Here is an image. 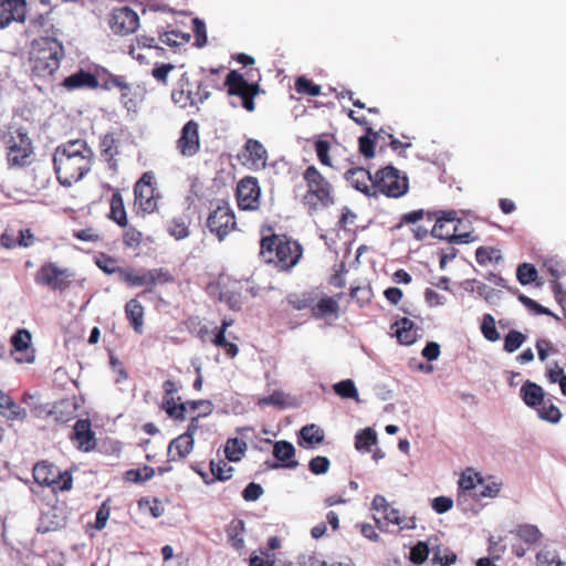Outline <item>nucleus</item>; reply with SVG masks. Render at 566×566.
Returning <instances> with one entry per match:
<instances>
[{
  "mask_svg": "<svg viewBox=\"0 0 566 566\" xmlns=\"http://www.w3.org/2000/svg\"><path fill=\"white\" fill-rule=\"evenodd\" d=\"M52 160L56 180L69 188L91 172L94 151L85 139H70L55 147Z\"/></svg>",
  "mask_w": 566,
  "mask_h": 566,
  "instance_id": "obj_1",
  "label": "nucleus"
},
{
  "mask_svg": "<svg viewBox=\"0 0 566 566\" xmlns=\"http://www.w3.org/2000/svg\"><path fill=\"white\" fill-rule=\"evenodd\" d=\"M64 57V49L55 38L45 36L33 42L30 56L32 76L53 83Z\"/></svg>",
  "mask_w": 566,
  "mask_h": 566,
  "instance_id": "obj_2",
  "label": "nucleus"
},
{
  "mask_svg": "<svg viewBox=\"0 0 566 566\" xmlns=\"http://www.w3.org/2000/svg\"><path fill=\"white\" fill-rule=\"evenodd\" d=\"M260 254L266 263H273L280 271H290L300 262L303 248L284 234L263 233Z\"/></svg>",
  "mask_w": 566,
  "mask_h": 566,
  "instance_id": "obj_3",
  "label": "nucleus"
},
{
  "mask_svg": "<svg viewBox=\"0 0 566 566\" xmlns=\"http://www.w3.org/2000/svg\"><path fill=\"white\" fill-rule=\"evenodd\" d=\"M302 177L306 186L302 203L308 213H316L329 208L336 202V192L332 182L316 166H307L302 172Z\"/></svg>",
  "mask_w": 566,
  "mask_h": 566,
  "instance_id": "obj_4",
  "label": "nucleus"
},
{
  "mask_svg": "<svg viewBox=\"0 0 566 566\" xmlns=\"http://www.w3.org/2000/svg\"><path fill=\"white\" fill-rule=\"evenodd\" d=\"M6 149V159L9 168L21 169L30 166L34 160V146L27 128L9 127L1 136Z\"/></svg>",
  "mask_w": 566,
  "mask_h": 566,
  "instance_id": "obj_5",
  "label": "nucleus"
},
{
  "mask_svg": "<svg viewBox=\"0 0 566 566\" xmlns=\"http://www.w3.org/2000/svg\"><path fill=\"white\" fill-rule=\"evenodd\" d=\"M433 217L436 222L431 230L432 237L454 244H465L478 240V237L472 231H459L462 220L458 218L455 210L438 211L432 214Z\"/></svg>",
  "mask_w": 566,
  "mask_h": 566,
  "instance_id": "obj_6",
  "label": "nucleus"
},
{
  "mask_svg": "<svg viewBox=\"0 0 566 566\" xmlns=\"http://www.w3.org/2000/svg\"><path fill=\"white\" fill-rule=\"evenodd\" d=\"M210 96L207 86L201 80H191L187 73H184L179 81L178 86L171 92V99L174 104L182 109L189 107H198Z\"/></svg>",
  "mask_w": 566,
  "mask_h": 566,
  "instance_id": "obj_7",
  "label": "nucleus"
},
{
  "mask_svg": "<svg viewBox=\"0 0 566 566\" xmlns=\"http://www.w3.org/2000/svg\"><path fill=\"white\" fill-rule=\"evenodd\" d=\"M75 273L70 268H62L55 262H44L34 274V282L53 292H64L72 286Z\"/></svg>",
  "mask_w": 566,
  "mask_h": 566,
  "instance_id": "obj_8",
  "label": "nucleus"
},
{
  "mask_svg": "<svg viewBox=\"0 0 566 566\" xmlns=\"http://www.w3.org/2000/svg\"><path fill=\"white\" fill-rule=\"evenodd\" d=\"M160 193L156 188V178L153 171H145L134 185V205L136 213L150 214L158 209Z\"/></svg>",
  "mask_w": 566,
  "mask_h": 566,
  "instance_id": "obj_9",
  "label": "nucleus"
},
{
  "mask_svg": "<svg viewBox=\"0 0 566 566\" xmlns=\"http://www.w3.org/2000/svg\"><path fill=\"white\" fill-rule=\"evenodd\" d=\"M377 195L398 199L409 191V179L396 167L389 165L375 172Z\"/></svg>",
  "mask_w": 566,
  "mask_h": 566,
  "instance_id": "obj_10",
  "label": "nucleus"
},
{
  "mask_svg": "<svg viewBox=\"0 0 566 566\" xmlns=\"http://www.w3.org/2000/svg\"><path fill=\"white\" fill-rule=\"evenodd\" d=\"M32 475L36 484L50 486L54 492L70 491L73 486L72 474L69 471H59L55 465L48 461L35 463Z\"/></svg>",
  "mask_w": 566,
  "mask_h": 566,
  "instance_id": "obj_11",
  "label": "nucleus"
},
{
  "mask_svg": "<svg viewBox=\"0 0 566 566\" xmlns=\"http://www.w3.org/2000/svg\"><path fill=\"white\" fill-rule=\"evenodd\" d=\"M174 281L175 277L167 269L164 268L136 270L132 266H128V270L122 282H124L129 287L145 286L146 292H151L154 286L158 284L164 285L172 283Z\"/></svg>",
  "mask_w": 566,
  "mask_h": 566,
  "instance_id": "obj_12",
  "label": "nucleus"
},
{
  "mask_svg": "<svg viewBox=\"0 0 566 566\" xmlns=\"http://www.w3.org/2000/svg\"><path fill=\"white\" fill-rule=\"evenodd\" d=\"M207 227L220 241L237 228L235 216L231 207L224 201L211 203L207 218Z\"/></svg>",
  "mask_w": 566,
  "mask_h": 566,
  "instance_id": "obj_13",
  "label": "nucleus"
},
{
  "mask_svg": "<svg viewBox=\"0 0 566 566\" xmlns=\"http://www.w3.org/2000/svg\"><path fill=\"white\" fill-rule=\"evenodd\" d=\"M224 86L229 95L241 98L243 108L248 112L255 109L254 98L260 93V85L258 83H249L241 73L232 70L226 76Z\"/></svg>",
  "mask_w": 566,
  "mask_h": 566,
  "instance_id": "obj_14",
  "label": "nucleus"
},
{
  "mask_svg": "<svg viewBox=\"0 0 566 566\" xmlns=\"http://www.w3.org/2000/svg\"><path fill=\"white\" fill-rule=\"evenodd\" d=\"M261 188L255 177L242 178L237 187V201L242 210H256L260 207Z\"/></svg>",
  "mask_w": 566,
  "mask_h": 566,
  "instance_id": "obj_15",
  "label": "nucleus"
},
{
  "mask_svg": "<svg viewBox=\"0 0 566 566\" xmlns=\"http://www.w3.org/2000/svg\"><path fill=\"white\" fill-rule=\"evenodd\" d=\"M111 30L120 35L134 33L139 25L138 14L128 7H120L113 9L109 14Z\"/></svg>",
  "mask_w": 566,
  "mask_h": 566,
  "instance_id": "obj_16",
  "label": "nucleus"
},
{
  "mask_svg": "<svg viewBox=\"0 0 566 566\" xmlns=\"http://www.w3.org/2000/svg\"><path fill=\"white\" fill-rule=\"evenodd\" d=\"M178 151L184 157H192L200 149L199 124L190 119L181 128L180 136L176 142Z\"/></svg>",
  "mask_w": 566,
  "mask_h": 566,
  "instance_id": "obj_17",
  "label": "nucleus"
},
{
  "mask_svg": "<svg viewBox=\"0 0 566 566\" xmlns=\"http://www.w3.org/2000/svg\"><path fill=\"white\" fill-rule=\"evenodd\" d=\"M346 181L356 190L368 197H376L377 190L375 186V175L368 169L355 167L348 169L344 175Z\"/></svg>",
  "mask_w": 566,
  "mask_h": 566,
  "instance_id": "obj_18",
  "label": "nucleus"
},
{
  "mask_svg": "<svg viewBox=\"0 0 566 566\" xmlns=\"http://www.w3.org/2000/svg\"><path fill=\"white\" fill-rule=\"evenodd\" d=\"M164 389V398L161 408L166 411V413L175 419V420H185V407L182 405H178L181 400L180 397L175 398V394H177L179 387L176 381L171 379H167L163 382Z\"/></svg>",
  "mask_w": 566,
  "mask_h": 566,
  "instance_id": "obj_19",
  "label": "nucleus"
},
{
  "mask_svg": "<svg viewBox=\"0 0 566 566\" xmlns=\"http://www.w3.org/2000/svg\"><path fill=\"white\" fill-rule=\"evenodd\" d=\"M27 13L25 0H0V29L12 21L23 22Z\"/></svg>",
  "mask_w": 566,
  "mask_h": 566,
  "instance_id": "obj_20",
  "label": "nucleus"
},
{
  "mask_svg": "<svg viewBox=\"0 0 566 566\" xmlns=\"http://www.w3.org/2000/svg\"><path fill=\"white\" fill-rule=\"evenodd\" d=\"M120 140L115 133H107L102 136L99 142V153L107 168L114 172L118 170L116 156L119 155Z\"/></svg>",
  "mask_w": 566,
  "mask_h": 566,
  "instance_id": "obj_21",
  "label": "nucleus"
},
{
  "mask_svg": "<svg viewBox=\"0 0 566 566\" xmlns=\"http://www.w3.org/2000/svg\"><path fill=\"white\" fill-rule=\"evenodd\" d=\"M244 165L250 169H263L266 166L268 151L256 139H248L244 145Z\"/></svg>",
  "mask_w": 566,
  "mask_h": 566,
  "instance_id": "obj_22",
  "label": "nucleus"
},
{
  "mask_svg": "<svg viewBox=\"0 0 566 566\" xmlns=\"http://www.w3.org/2000/svg\"><path fill=\"white\" fill-rule=\"evenodd\" d=\"M72 439L77 443L82 451H91L96 446L95 434L88 419H78L73 427Z\"/></svg>",
  "mask_w": 566,
  "mask_h": 566,
  "instance_id": "obj_23",
  "label": "nucleus"
},
{
  "mask_svg": "<svg viewBox=\"0 0 566 566\" xmlns=\"http://www.w3.org/2000/svg\"><path fill=\"white\" fill-rule=\"evenodd\" d=\"M483 478L472 468H467L458 481V502L462 503L468 496L472 497L479 484H482Z\"/></svg>",
  "mask_w": 566,
  "mask_h": 566,
  "instance_id": "obj_24",
  "label": "nucleus"
},
{
  "mask_svg": "<svg viewBox=\"0 0 566 566\" xmlns=\"http://www.w3.org/2000/svg\"><path fill=\"white\" fill-rule=\"evenodd\" d=\"M61 85L65 87L67 91H74L77 88H97L99 83L97 77L84 70H80L75 74H72L65 77Z\"/></svg>",
  "mask_w": 566,
  "mask_h": 566,
  "instance_id": "obj_25",
  "label": "nucleus"
},
{
  "mask_svg": "<svg viewBox=\"0 0 566 566\" xmlns=\"http://www.w3.org/2000/svg\"><path fill=\"white\" fill-rule=\"evenodd\" d=\"M195 438L181 433L168 447V457L171 461L182 460L193 450Z\"/></svg>",
  "mask_w": 566,
  "mask_h": 566,
  "instance_id": "obj_26",
  "label": "nucleus"
},
{
  "mask_svg": "<svg viewBox=\"0 0 566 566\" xmlns=\"http://www.w3.org/2000/svg\"><path fill=\"white\" fill-rule=\"evenodd\" d=\"M520 396L523 400V402L533 409H536L538 406L544 403L545 400V391L544 389L537 385L536 382H533L531 380H526L521 389H520Z\"/></svg>",
  "mask_w": 566,
  "mask_h": 566,
  "instance_id": "obj_27",
  "label": "nucleus"
},
{
  "mask_svg": "<svg viewBox=\"0 0 566 566\" xmlns=\"http://www.w3.org/2000/svg\"><path fill=\"white\" fill-rule=\"evenodd\" d=\"M108 219L114 221L120 228L127 227V212L124 203L123 196L119 189H115L109 200Z\"/></svg>",
  "mask_w": 566,
  "mask_h": 566,
  "instance_id": "obj_28",
  "label": "nucleus"
},
{
  "mask_svg": "<svg viewBox=\"0 0 566 566\" xmlns=\"http://www.w3.org/2000/svg\"><path fill=\"white\" fill-rule=\"evenodd\" d=\"M96 266L107 275L116 274L117 277L123 281L128 266L124 268L119 265L117 258L112 256L107 253L101 252L94 258Z\"/></svg>",
  "mask_w": 566,
  "mask_h": 566,
  "instance_id": "obj_29",
  "label": "nucleus"
},
{
  "mask_svg": "<svg viewBox=\"0 0 566 566\" xmlns=\"http://www.w3.org/2000/svg\"><path fill=\"white\" fill-rule=\"evenodd\" d=\"M144 315L145 308L137 298H130L125 304V316L137 334H143Z\"/></svg>",
  "mask_w": 566,
  "mask_h": 566,
  "instance_id": "obj_30",
  "label": "nucleus"
},
{
  "mask_svg": "<svg viewBox=\"0 0 566 566\" xmlns=\"http://www.w3.org/2000/svg\"><path fill=\"white\" fill-rule=\"evenodd\" d=\"M391 329L395 331L398 342L402 345H411L417 340L416 324L407 317L397 321Z\"/></svg>",
  "mask_w": 566,
  "mask_h": 566,
  "instance_id": "obj_31",
  "label": "nucleus"
},
{
  "mask_svg": "<svg viewBox=\"0 0 566 566\" xmlns=\"http://www.w3.org/2000/svg\"><path fill=\"white\" fill-rule=\"evenodd\" d=\"M273 455L282 462L281 467L287 469H295L298 463L294 460L295 449L289 441H276L273 447Z\"/></svg>",
  "mask_w": 566,
  "mask_h": 566,
  "instance_id": "obj_32",
  "label": "nucleus"
},
{
  "mask_svg": "<svg viewBox=\"0 0 566 566\" xmlns=\"http://www.w3.org/2000/svg\"><path fill=\"white\" fill-rule=\"evenodd\" d=\"M365 135L358 138L359 153L367 159L375 156V144L379 140L381 134L385 133V128L374 130L373 127L368 126L365 128Z\"/></svg>",
  "mask_w": 566,
  "mask_h": 566,
  "instance_id": "obj_33",
  "label": "nucleus"
},
{
  "mask_svg": "<svg viewBox=\"0 0 566 566\" xmlns=\"http://www.w3.org/2000/svg\"><path fill=\"white\" fill-rule=\"evenodd\" d=\"M245 533V523L241 518H233L226 526V534L229 544L237 551L244 547L243 535Z\"/></svg>",
  "mask_w": 566,
  "mask_h": 566,
  "instance_id": "obj_34",
  "label": "nucleus"
},
{
  "mask_svg": "<svg viewBox=\"0 0 566 566\" xmlns=\"http://www.w3.org/2000/svg\"><path fill=\"white\" fill-rule=\"evenodd\" d=\"M339 312V305L335 297L324 296L316 304L312 305V314L317 318H324L327 316H337Z\"/></svg>",
  "mask_w": 566,
  "mask_h": 566,
  "instance_id": "obj_35",
  "label": "nucleus"
},
{
  "mask_svg": "<svg viewBox=\"0 0 566 566\" xmlns=\"http://www.w3.org/2000/svg\"><path fill=\"white\" fill-rule=\"evenodd\" d=\"M511 533L527 545H534L543 537L539 528L533 524H518Z\"/></svg>",
  "mask_w": 566,
  "mask_h": 566,
  "instance_id": "obj_36",
  "label": "nucleus"
},
{
  "mask_svg": "<svg viewBox=\"0 0 566 566\" xmlns=\"http://www.w3.org/2000/svg\"><path fill=\"white\" fill-rule=\"evenodd\" d=\"M386 524H394L399 530H412L416 527V520L413 517L402 516L398 509L390 506L386 512L382 513Z\"/></svg>",
  "mask_w": 566,
  "mask_h": 566,
  "instance_id": "obj_37",
  "label": "nucleus"
},
{
  "mask_svg": "<svg viewBox=\"0 0 566 566\" xmlns=\"http://www.w3.org/2000/svg\"><path fill=\"white\" fill-rule=\"evenodd\" d=\"M476 262L485 266L490 263H499L502 260V253L500 249L492 247H479L475 251Z\"/></svg>",
  "mask_w": 566,
  "mask_h": 566,
  "instance_id": "obj_38",
  "label": "nucleus"
},
{
  "mask_svg": "<svg viewBox=\"0 0 566 566\" xmlns=\"http://www.w3.org/2000/svg\"><path fill=\"white\" fill-rule=\"evenodd\" d=\"M189 223L185 217H175L169 221L167 230L176 240H182L190 234Z\"/></svg>",
  "mask_w": 566,
  "mask_h": 566,
  "instance_id": "obj_39",
  "label": "nucleus"
},
{
  "mask_svg": "<svg viewBox=\"0 0 566 566\" xmlns=\"http://www.w3.org/2000/svg\"><path fill=\"white\" fill-rule=\"evenodd\" d=\"M287 304L296 310L302 311L306 308L312 310V305L315 302V297L312 293L305 292V293H291L286 296Z\"/></svg>",
  "mask_w": 566,
  "mask_h": 566,
  "instance_id": "obj_40",
  "label": "nucleus"
},
{
  "mask_svg": "<svg viewBox=\"0 0 566 566\" xmlns=\"http://www.w3.org/2000/svg\"><path fill=\"white\" fill-rule=\"evenodd\" d=\"M300 438L307 444H318L324 440V431L316 424H306L300 430Z\"/></svg>",
  "mask_w": 566,
  "mask_h": 566,
  "instance_id": "obj_41",
  "label": "nucleus"
},
{
  "mask_svg": "<svg viewBox=\"0 0 566 566\" xmlns=\"http://www.w3.org/2000/svg\"><path fill=\"white\" fill-rule=\"evenodd\" d=\"M75 408L74 405L69 400H62L53 406L50 415L54 417L56 421L67 422L73 418Z\"/></svg>",
  "mask_w": 566,
  "mask_h": 566,
  "instance_id": "obj_42",
  "label": "nucleus"
},
{
  "mask_svg": "<svg viewBox=\"0 0 566 566\" xmlns=\"http://www.w3.org/2000/svg\"><path fill=\"white\" fill-rule=\"evenodd\" d=\"M538 417L552 423H556L562 418V412L558 407L552 403L551 399L544 400V403L535 409Z\"/></svg>",
  "mask_w": 566,
  "mask_h": 566,
  "instance_id": "obj_43",
  "label": "nucleus"
},
{
  "mask_svg": "<svg viewBox=\"0 0 566 566\" xmlns=\"http://www.w3.org/2000/svg\"><path fill=\"white\" fill-rule=\"evenodd\" d=\"M502 484L495 481L485 482L483 479L482 484H479L474 491L472 499L479 501L484 497L494 499L499 495Z\"/></svg>",
  "mask_w": 566,
  "mask_h": 566,
  "instance_id": "obj_44",
  "label": "nucleus"
},
{
  "mask_svg": "<svg viewBox=\"0 0 566 566\" xmlns=\"http://www.w3.org/2000/svg\"><path fill=\"white\" fill-rule=\"evenodd\" d=\"M377 442V434L371 428L359 431L355 437V448L358 451H369L370 447Z\"/></svg>",
  "mask_w": 566,
  "mask_h": 566,
  "instance_id": "obj_45",
  "label": "nucleus"
},
{
  "mask_svg": "<svg viewBox=\"0 0 566 566\" xmlns=\"http://www.w3.org/2000/svg\"><path fill=\"white\" fill-rule=\"evenodd\" d=\"M155 475V469L144 465L139 469H129L125 472V480L133 483H143L150 480Z\"/></svg>",
  "mask_w": 566,
  "mask_h": 566,
  "instance_id": "obj_46",
  "label": "nucleus"
},
{
  "mask_svg": "<svg viewBox=\"0 0 566 566\" xmlns=\"http://www.w3.org/2000/svg\"><path fill=\"white\" fill-rule=\"evenodd\" d=\"M426 216L430 221L432 220V213L429 211H424L423 209H418L403 213L400 217L399 222L394 227V229L399 230L406 224H416L419 221H421Z\"/></svg>",
  "mask_w": 566,
  "mask_h": 566,
  "instance_id": "obj_47",
  "label": "nucleus"
},
{
  "mask_svg": "<svg viewBox=\"0 0 566 566\" xmlns=\"http://www.w3.org/2000/svg\"><path fill=\"white\" fill-rule=\"evenodd\" d=\"M211 342L214 346L223 348L229 358H234L239 353L238 345L227 340L226 333H222V331L216 332Z\"/></svg>",
  "mask_w": 566,
  "mask_h": 566,
  "instance_id": "obj_48",
  "label": "nucleus"
},
{
  "mask_svg": "<svg viewBox=\"0 0 566 566\" xmlns=\"http://www.w3.org/2000/svg\"><path fill=\"white\" fill-rule=\"evenodd\" d=\"M537 566H566L565 562L559 559L557 552L542 549L536 554Z\"/></svg>",
  "mask_w": 566,
  "mask_h": 566,
  "instance_id": "obj_49",
  "label": "nucleus"
},
{
  "mask_svg": "<svg viewBox=\"0 0 566 566\" xmlns=\"http://www.w3.org/2000/svg\"><path fill=\"white\" fill-rule=\"evenodd\" d=\"M516 279L522 285L531 284L537 279V270L531 263H522L517 266Z\"/></svg>",
  "mask_w": 566,
  "mask_h": 566,
  "instance_id": "obj_50",
  "label": "nucleus"
},
{
  "mask_svg": "<svg viewBox=\"0 0 566 566\" xmlns=\"http://www.w3.org/2000/svg\"><path fill=\"white\" fill-rule=\"evenodd\" d=\"M481 333L484 338L490 342H496L500 339V333L496 329L495 319L491 314L483 315Z\"/></svg>",
  "mask_w": 566,
  "mask_h": 566,
  "instance_id": "obj_51",
  "label": "nucleus"
},
{
  "mask_svg": "<svg viewBox=\"0 0 566 566\" xmlns=\"http://www.w3.org/2000/svg\"><path fill=\"white\" fill-rule=\"evenodd\" d=\"M224 451H226V455L229 461H231V462L239 461L241 459V455L245 451V443L238 438L230 439L227 442Z\"/></svg>",
  "mask_w": 566,
  "mask_h": 566,
  "instance_id": "obj_52",
  "label": "nucleus"
},
{
  "mask_svg": "<svg viewBox=\"0 0 566 566\" xmlns=\"http://www.w3.org/2000/svg\"><path fill=\"white\" fill-rule=\"evenodd\" d=\"M295 90L297 93L303 94V95H308V96L321 95V86L304 76L296 78Z\"/></svg>",
  "mask_w": 566,
  "mask_h": 566,
  "instance_id": "obj_53",
  "label": "nucleus"
},
{
  "mask_svg": "<svg viewBox=\"0 0 566 566\" xmlns=\"http://www.w3.org/2000/svg\"><path fill=\"white\" fill-rule=\"evenodd\" d=\"M315 153L318 161L326 167H333L332 158L329 156L331 143L328 140L318 138L315 144Z\"/></svg>",
  "mask_w": 566,
  "mask_h": 566,
  "instance_id": "obj_54",
  "label": "nucleus"
},
{
  "mask_svg": "<svg viewBox=\"0 0 566 566\" xmlns=\"http://www.w3.org/2000/svg\"><path fill=\"white\" fill-rule=\"evenodd\" d=\"M526 340V336L515 329L510 331L504 338V350L507 353H513L517 350L523 343Z\"/></svg>",
  "mask_w": 566,
  "mask_h": 566,
  "instance_id": "obj_55",
  "label": "nucleus"
},
{
  "mask_svg": "<svg viewBox=\"0 0 566 566\" xmlns=\"http://www.w3.org/2000/svg\"><path fill=\"white\" fill-rule=\"evenodd\" d=\"M143 241V233L133 226L125 228L123 233V244L128 249H136Z\"/></svg>",
  "mask_w": 566,
  "mask_h": 566,
  "instance_id": "obj_56",
  "label": "nucleus"
},
{
  "mask_svg": "<svg viewBox=\"0 0 566 566\" xmlns=\"http://www.w3.org/2000/svg\"><path fill=\"white\" fill-rule=\"evenodd\" d=\"M31 334L28 329H18L11 337V344L17 352H23L29 348Z\"/></svg>",
  "mask_w": 566,
  "mask_h": 566,
  "instance_id": "obj_57",
  "label": "nucleus"
},
{
  "mask_svg": "<svg viewBox=\"0 0 566 566\" xmlns=\"http://www.w3.org/2000/svg\"><path fill=\"white\" fill-rule=\"evenodd\" d=\"M334 391L342 398H357L358 391L352 379L342 380L333 386Z\"/></svg>",
  "mask_w": 566,
  "mask_h": 566,
  "instance_id": "obj_58",
  "label": "nucleus"
},
{
  "mask_svg": "<svg viewBox=\"0 0 566 566\" xmlns=\"http://www.w3.org/2000/svg\"><path fill=\"white\" fill-rule=\"evenodd\" d=\"M210 471L214 479L219 481H227L232 476L233 468L223 461H210Z\"/></svg>",
  "mask_w": 566,
  "mask_h": 566,
  "instance_id": "obj_59",
  "label": "nucleus"
},
{
  "mask_svg": "<svg viewBox=\"0 0 566 566\" xmlns=\"http://www.w3.org/2000/svg\"><path fill=\"white\" fill-rule=\"evenodd\" d=\"M178 405H182L185 407V413L188 409L191 411H196L198 409H202V412L200 415L202 416H209L213 411V405L210 400H188V401H181Z\"/></svg>",
  "mask_w": 566,
  "mask_h": 566,
  "instance_id": "obj_60",
  "label": "nucleus"
},
{
  "mask_svg": "<svg viewBox=\"0 0 566 566\" xmlns=\"http://www.w3.org/2000/svg\"><path fill=\"white\" fill-rule=\"evenodd\" d=\"M350 297L355 300L360 306H363L370 302L373 297V290L369 285L352 287Z\"/></svg>",
  "mask_w": 566,
  "mask_h": 566,
  "instance_id": "obj_61",
  "label": "nucleus"
},
{
  "mask_svg": "<svg viewBox=\"0 0 566 566\" xmlns=\"http://www.w3.org/2000/svg\"><path fill=\"white\" fill-rule=\"evenodd\" d=\"M457 560V555L449 548H438L433 552L432 562L441 566H451Z\"/></svg>",
  "mask_w": 566,
  "mask_h": 566,
  "instance_id": "obj_62",
  "label": "nucleus"
},
{
  "mask_svg": "<svg viewBox=\"0 0 566 566\" xmlns=\"http://www.w3.org/2000/svg\"><path fill=\"white\" fill-rule=\"evenodd\" d=\"M193 32H195V45L197 48H203L208 42L206 24L199 18L192 20Z\"/></svg>",
  "mask_w": 566,
  "mask_h": 566,
  "instance_id": "obj_63",
  "label": "nucleus"
},
{
  "mask_svg": "<svg viewBox=\"0 0 566 566\" xmlns=\"http://www.w3.org/2000/svg\"><path fill=\"white\" fill-rule=\"evenodd\" d=\"M260 555H251L249 559V566H274L275 556L270 554L268 551L260 549Z\"/></svg>",
  "mask_w": 566,
  "mask_h": 566,
  "instance_id": "obj_64",
  "label": "nucleus"
}]
</instances>
